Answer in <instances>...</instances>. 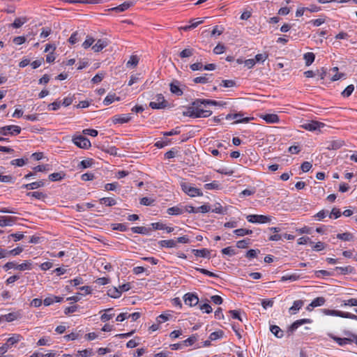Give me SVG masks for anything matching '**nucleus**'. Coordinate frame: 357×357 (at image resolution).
Masks as SVG:
<instances>
[{
    "instance_id": "obj_40",
    "label": "nucleus",
    "mask_w": 357,
    "mask_h": 357,
    "mask_svg": "<svg viewBox=\"0 0 357 357\" xmlns=\"http://www.w3.org/2000/svg\"><path fill=\"white\" fill-rule=\"evenodd\" d=\"M195 50L192 48H185L179 54L181 58H187L191 56L194 54Z\"/></svg>"
},
{
    "instance_id": "obj_43",
    "label": "nucleus",
    "mask_w": 357,
    "mask_h": 357,
    "mask_svg": "<svg viewBox=\"0 0 357 357\" xmlns=\"http://www.w3.org/2000/svg\"><path fill=\"white\" fill-rule=\"evenodd\" d=\"M234 233L238 236H243L251 234L252 231L247 229H237L234 231Z\"/></svg>"
},
{
    "instance_id": "obj_8",
    "label": "nucleus",
    "mask_w": 357,
    "mask_h": 357,
    "mask_svg": "<svg viewBox=\"0 0 357 357\" xmlns=\"http://www.w3.org/2000/svg\"><path fill=\"white\" fill-rule=\"evenodd\" d=\"M325 124L321 122L316 121H307L301 126L303 129L309 131H316L319 130L321 128L324 127Z\"/></svg>"
},
{
    "instance_id": "obj_25",
    "label": "nucleus",
    "mask_w": 357,
    "mask_h": 357,
    "mask_svg": "<svg viewBox=\"0 0 357 357\" xmlns=\"http://www.w3.org/2000/svg\"><path fill=\"white\" fill-rule=\"evenodd\" d=\"M27 21L28 19L26 17H17L15 19L13 23L12 24V26L15 29L20 28Z\"/></svg>"
},
{
    "instance_id": "obj_2",
    "label": "nucleus",
    "mask_w": 357,
    "mask_h": 357,
    "mask_svg": "<svg viewBox=\"0 0 357 357\" xmlns=\"http://www.w3.org/2000/svg\"><path fill=\"white\" fill-rule=\"evenodd\" d=\"M23 339V337L20 334H13L12 337H9L5 344L0 347V356H3L7 351L13 345L18 343Z\"/></svg>"
},
{
    "instance_id": "obj_55",
    "label": "nucleus",
    "mask_w": 357,
    "mask_h": 357,
    "mask_svg": "<svg viewBox=\"0 0 357 357\" xmlns=\"http://www.w3.org/2000/svg\"><path fill=\"white\" fill-rule=\"evenodd\" d=\"M105 152L112 155L116 156L118 155V149L116 146H109L108 148L104 149Z\"/></svg>"
},
{
    "instance_id": "obj_37",
    "label": "nucleus",
    "mask_w": 357,
    "mask_h": 357,
    "mask_svg": "<svg viewBox=\"0 0 357 357\" xmlns=\"http://www.w3.org/2000/svg\"><path fill=\"white\" fill-rule=\"evenodd\" d=\"M111 227L113 230L120 231H126L128 229L127 225L124 223H114L111 225Z\"/></svg>"
},
{
    "instance_id": "obj_60",
    "label": "nucleus",
    "mask_w": 357,
    "mask_h": 357,
    "mask_svg": "<svg viewBox=\"0 0 357 357\" xmlns=\"http://www.w3.org/2000/svg\"><path fill=\"white\" fill-rule=\"evenodd\" d=\"M342 305L357 306V298H350L342 301Z\"/></svg>"
},
{
    "instance_id": "obj_34",
    "label": "nucleus",
    "mask_w": 357,
    "mask_h": 357,
    "mask_svg": "<svg viewBox=\"0 0 357 357\" xmlns=\"http://www.w3.org/2000/svg\"><path fill=\"white\" fill-rule=\"evenodd\" d=\"M314 59H315V55L312 52H307L304 54V59L305 61V65L307 66H309L310 65H311L314 62Z\"/></svg>"
},
{
    "instance_id": "obj_63",
    "label": "nucleus",
    "mask_w": 357,
    "mask_h": 357,
    "mask_svg": "<svg viewBox=\"0 0 357 357\" xmlns=\"http://www.w3.org/2000/svg\"><path fill=\"white\" fill-rule=\"evenodd\" d=\"M222 253L223 255H227L229 256H233L236 254L235 250L233 249L231 247H227L222 250Z\"/></svg>"
},
{
    "instance_id": "obj_18",
    "label": "nucleus",
    "mask_w": 357,
    "mask_h": 357,
    "mask_svg": "<svg viewBox=\"0 0 357 357\" xmlns=\"http://www.w3.org/2000/svg\"><path fill=\"white\" fill-rule=\"evenodd\" d=\"M107 45L108 43L106 39H99L97 40L96 43L92 46V50L95 52H98L107 47Z\"/></svg>"
},
{
    "instance_id": "obj_21",
    "label": "nucleus",
    "mask_w": 357,
    "mask_h": 357,
    "mask_svg": "<svg viewBox=\"0 0 357 357\" xmlns=\"http://www.w3.org/2000/svg\"><path fill=\"white\" fill-rule=\"evenodd\" d=\"M192 252L194 254L195 256L197 257H205V258H209L210 257V250H208L206 248H203L201 250H197L193 249L192 250Z\"/></svg>"
},
{
    "instance_id": "obj_46",
    "label": "nucleus",
    "mask_w": 357,
    "mask_h": 357,
    "mask_svg": "<svg viewBox=\"0 0 357 357\" xmlns=\"http://www.w3.org/2000/svg\"><path fill=\"white\" fill-rule=\"evenodd\" d=\"M250 243V239L245 238V239L237 241L236 246L238 248H246L248 247Z\"/></svg>"
},
{
    "instance_id": "obj_20",
    "label": "nucleus",
    "mask_w": 357,
    "mask_h": 357,
    "mask_svg": "<svg viewBox=\"0 0 357 357\" xmlns=\"http://www.w3.org/2000/svg\"><path fill=\"white\" fill-rule=\"evenodd\" d=\"M334 271H335L337 274L347 275L354 273V268L351 266H347L344 267H335L334 268Z\"/></svg>"
},
{
    "instance_id": "obj_48",
    "label": "nucleus",
    "mask_w": 357,
    "mask_h": 357,
    "mask_svg": "<svg viewBox=\"0 0 357 357\" xmlns=\"http://www.w3.org/2000/svg\"><path fill=\"white\" fill-rule=\"evenodd\" d=\"M93 354V351L91 349H86L82 351H79L77 354V357H88L91 356Z\"/></svg>"
},
{
    "instance_id": "obj_38",
    "label": "nucleus",
    "mask_w": 357,
    "mask_h": 357,
    "mask_svg": "<svg viewBox=\"0 0 357 357\" xmlns=\"http://www.w3.org/2000/svg\"><path fill=\"white\" fill-rule=\"evenodd\" d=\"M211 75H212L211 74H210V75L205 74L204 76H200V77H195L193 79V82L195 83H201V84L208 83L209 82L208 76H211Z\"/></svg>"
},
{
    "instance_id": "obj_9",
    "label": "nucleus",
    "mask_w": 357,
    "mask_h": 357,
    "mask_svg": "<svg viewBox=\"0 0 357 357\" xmlns=\"http://www.w3.org/2000/svg\"><path fill=\"white\" fill-rule=\"evenodd\" d=\"M73 143L81 149H88L91 146V142L88 138L83 135L74 137L73 139Z\"/></svg>"
},
{
    "instance_id": "obj_19",
    "label": "nucleus",
    "mask_w": 357,
    "mask_h": 357,
    "mask_svg": "<svg viewBox=\"0 0 357 357\" xmlns=\"http://www.w3.org/2000/svg\"><path fill=\"white\" fill-rule=\"evenodd\" d=\"M261 117L268 123H276L280 121L279 116L275 114H267Z\"/></svg>"
},
{
    "instance_id": "obj_26",
    "label": "nucleus",
    "mask_w": 357,
    "mask_h": 357,
    "mask_svg": "<svg viewBox=\"0 0 357 357\" xmlns=\"http://www.w3.org/2000/svg\"><path fill=\"white\" fill-rule=\"evenodd\" d=\"M303 305V301L301 300L295 301L293 305L289 308L291 314H296Z\"/></svg>"
},
{
    "instance_id": "obj_53",
    "label": "nucleus",
    "mask_w": 357,
    "mask_h": 357,
    "mask_svg": "<svg viewBox=\"0 0 357 357\" xmlns=\"http://www.w3.org/2000/svg\"><path fill=\"white\" fill-rule=\"evenodd\" d=\"M229 313L231 314V317L235 319H238L241 321H243V319L241 316V313L239 310H231L229 311Z\"/></svg>"
},
{
    "instance_id": "obj_33",
    "label": "nucleus",
    "mask_w": 357,
    "mask_h": 357,
    "mask_svg": "<svg viewBox=\"0 0 357 357\" xmlns=\"http://www.w3.org/2000/svg\"><path fill=\"white\" fill-rule=\"evenodd\" d=\"M100 203L107 206H112L116 204V201L112 197H103L100 199Z\"/></svg>"
},
{
    "instance_id": "obj_11",
    "label": "nucleus",
    "mask_w": 357,
    "mask_h": 357,
    "mask_svg": "<svg viewBox=\"0 0 357 357\" xmlns=\"http://www.w3.org/2000/svg\"><path fill=\"white\" fill-rule=\"evenodd\" d=\"M344 145V142L341 139H333L325 142V148L327 150H337Z\"/></svg>"
},
{
    "instance_id": "obj_31",
    "label": "nucleus",
    "mask_w": 357,
    "mask_h": 357,
    "mask_svg": "<svg viewBox=\"0 0 357 357\" xmlns=\"http://www.w3.org/2000/svg\"><path fill=\"white\" fill-rule=\"evenodd\" d=\"M133 233L141 234H149L151 229L145 227H133L131 228Z\"/></svg>"
},
{
    "instance_id": "obj_50",
    "label": "nucleus",
    "mask_w": 357,
    "mask_h": 357,
    "mask_svg": "<svg viewBox=\"0 0 357 357\" xmlns=\"http://www.w3.org/2000/svg\"><path fill=\"white\" fill-rule=\"evenodd\" d=\"M197 271H199L202 274H204V275H206L209 277H212V278H218V275L213 273V272H211L205 268H195Z\"/></svg>"
},
{
    "instance_id": "obj_62",
    "label": "nucleus",
    "mask_w": 357,
    "mask_h": 357,
    "mask_svg": "<svg viewBox=\"0 0 357 357\" xmlns=\"http://www.w3.org/2000/svg\"><path fill=\"white\" fill-rule=\"evenodd\" d=\"M327 215H329L328 211L326 210H321L319 212H318L314 217L317 218L318 220H322L325 218Z\"/></svg>"
},
{
    "instance_id": "obj_44",
    "label": "nucleus",
    "mask_w": 357,
    "mask_h": 357,
    "mask_svg": "<svg viewBox=\"0 0 357 357\" xmlns=\"http://www.w3.org/2000/svg\"><path fill=\"white\" fill-rule=\"evenodd\" d=\"M204 188L206 190H218L220 188V185L218 181H213L211 183H206L204 185Z\"/></svg>"
},
{
    "instance_id": "obj_3",
    "label": "nucleus",
    "mask_w": 357,
    "mask_h": 357,
    "mask_svg": "<svg viewBox=\"0 0 357 357\" xmlns=\"http://www.w3.org/2000/svg\"><path fill=\"white\" fill-rule=\"evenodd\" d=\"M31 262L30 261H25L24 263L21 264H18L15 261H9L7 262L4 266L3 268L5 270L9 269H15L19 271H25V270H31Z\"/></svg>"
},
{
    "instance_id": "obj_61",
    "label": "nucleus",
    "mask_w": 357,
    "mask_h": 357,
    "mask_svg": "<svg viewBox=\"0 0 357 357\" xmlns=\"http://www.w3.org/2000/svg\"><path fill=\"white\" fill-rule=\"evenodd\" d=\"M94 43V39L92 37L87 36L86 39L82 44V47L84 49H87L91 47Z\"/></svg>"
},
{
    "instance_id": "obj_14",
    "label": "nucleus",
    "mask_w": 357,
    "mask_h": 357,
    "mask_svg": "<svg viewBox=\"0 0 357 357\" xmlns=\"http://www.w3.org/2000/svg\"><path fill=\"white\" fill-rule=\"evenodd\" d=\"M311 323V320L309 319H301L294 321L289 327V331L293 333L298 327L305 324Z\"/></svg>"
},
{
    "instance_id": "obj_35",
    "label": "nucleus",
    "mask_w": 357,
    "mask_h": 357,
    "mask_svg": "<svg viewBox=\"0 0 357 357\" xmlns=\"http://www.w3.org/2000/svg\"><path fill=\"white\" fill-rule=\"evenodd\" d=\"M325 302L326 299L324 297H317L312 301V303L310 304V306L312 307L321 306L325 303Z\"/></svg>"
},
{
    "instance_id": "obj_1",
    "label": "nucleus",
    "mask_w": 357,
    "mask_h": 357,
    "mask_svg": "<svg viewBox=\"0 0 357 357\" xmlns=\"http://www.w3.org/2000/svg\"><path fill=\"white\" fill-rule=\"evenodd\" d=\"M206 107L204 99H197L183 112V115L191 118L208 117L212 114V111L206 109Z\"/></svg>"
},
{
    "instance_id": "obj_39",
    "label": "nucleus",
    "mask_w": 357,
    "mask_h": 357,
    "mask_svg": "<svg viewBox=\"0 0 357 357\" xmlns=\"http://www.w3.org/2000/svg\"><path fill=\"white\" fill-rule=\"evenodd\" d=\"M354 89V86L353 84H350L345 88L341 94L344 98H348L352 94Z\"/></svg>"
},
{
    "instance_id": "obj_32",
    "label": "nucleus",
    "mask_w": 357,
    "mask_h": 357,
    "mask_svg": "<svg viewBox=\"0 0 357 357\" xmlns=\"http://www.w3.org/2000/svg\"><path fill=\"white\" fill-rule=\"evenodd\" d=\"M112 311H113L112 308H109V309L106 310L105 313L102 314L100 317L101 321L105 322V321H109L111 319H112L113 317L114 316V314L112 313Z\"/></svg>"
},
{
    "instance_id": "obj_41",
    "label": "nucleus",
    "mask_w": 357,
    "mask_h": 357,
    "mask_svg": "<svg viewBox=\"0 0 357 357\" xmlns=\"http://www.w3.org/2000/svg\"><path fill=\"white\" fill-rule=\"evenodd\" d=\"M108 295L112 298H117L121 296V291H119V289L114 287L108 291Z\"/></svg>"
},
{
    "instance_id": "obj_56",
    "label": "nucleus",
    "mask_w": 357,
    "mask_h": 357,
    "mask_svg": "<svg viewBox=\"0 0 357 357\" xmlns=\"http://www.w3.org/2000/svg\"><path fill=\"white\" fill-rule=\"evenodd\" d=\"M299 278V276L296 274H292V275H286L282 277L281 280L282 281H287V280H291V281H296Z\"/></svg>"
},
{
    "instance_id": "obj_24",
    "label": "nucleus",
    "mask_w": 357,
    "mask_h": 357,
    "mask_svg": "<svg viewBox=\"0 0 357 357\" xmlns=\"http://www.w3.org/2000/svg\"><path fill=\"white\" fill-rule=\"evenodd\" d=\"M115 100H120V97L116 96L115 93H109L104 99L103 104L107 106L112 104Z\"/></svg>"
},
{
    "instance_id": "obj_13",
    "label": "nucleus",
    "mask_w": 357,
    "mask_h": 357,
    "mask_svg": "<svg viewBox=\"0 0 357 357\" xmlns=\"http://www.w3.org/2000/svg\"><path fill=\"white\" fill-rule=\"evenodd\" d=\"M131 116L130 114H123V115H116L112 117V122L114 124L116 123H128L130 121Z\"/></svg>"
},
{
    "instance_id": "obj_49",
    "label": "nucleus",
    "mask_w": 357,
    "mask_h": 357,
    "mask_svg": "<svg viewBox=\"0 0 357 357\" xmlns=\"http://www.w3.org/2000/svg\"><path fill=\"white\" fill-rule=\"evenodd\" d=\"M26 195L34 197L37 199H41L45 197V195L41 192H28Z\"/></svg>"
},
{
    "instance_id": "obj_30",
    "label": "nucleus",
    "mask_w": 357,
    "mask_h": 357,
    "mask_svg": "<svg viewBox=\"0 0 357 357\" xmlns=\"http://www.w3.org/2000/svg\"><path fill=\"white\" fill-rule=\"evenodd\" d=\"M176 84H175L174 82H172L169 85L170 86V91L176 95V96H181L183 94V91L180 89L179 86H178V82H176Z\"/></svg>"
},
{
    "instance_id": "obj_23",
    "label": "nucleus",
    "mask_w": 357,
    "mask_h": 357,
    "mask_svg": "<svg viewBox=\"0 0 357 357\" xmlns=\"http://www.w3.org/2000/svg\"><path fill=\"white\" fill-rule=\"evenodd\" d=\"M20 317L19 314L17 312H10L4 315H1V321H6L8 322L13 321L16 320Z\"/></svg>"
},
{
    "instance_id": "obj_51",
    "label": "nucleus",
    "mask_w": 357,
    "mask_h": 357,
    "mask_svg": "<svg viewBox=\"0 0 357 357\" xmlns=\"http://www.w3.org/2000/svg\"><path fill=\"white\" fill-rule=\"evenodd\" d=\"M267 58L268 54L263 53L257 54L254 59L255 60V63H264Z\"/></svg>"
},
{
    "instance_id": "obj_5",
    "label": "nucleus",
    "mask_w": 357,
    "mask_h": 357,
    "mask_svg": "<svg viewBox=\"0 0 357 357\" xmlns=\"http://www.w3.org/2000/svg\"><path fill=\"white\" fill-rule=\"evenodd\" d=\"M155 101L149 102V107L153 109H165L167 106V101L165 100L164 96L162 94H158Z\"/></svg>"
},
{
    "instance_id": "obj_45",
    "label": "nucleus",
    "mask_w": 357,
    "mask_h": 357,
    "mask_svg": "<svg viewBox=\"0 0 357 357\" xmlns=\"http://www.w3.org/2000/svg\"><path fill=\"white\" fill-rule=\"evenodd\" d=\"M139 63V58L136 55H132L126 63L128 67L132 66L135 67Z\"/></svg>"
},
{
    "instance_id": "obj_6",
    "label": "nucleus",
    "mask_w": 357,
    "mask_h": 357,
    "mask_svg": "<svg viewBox=\"0 0 357 357\" xmlns=\"http://www.w3.org/2000/svg\"><path fill=\"white\" fill-rule=\"evenodd\" d=\"M247 220L251 223H267L271 221L270 216L264 215H248L246 217Z\"/></svg>"
},
{
    "instance_id": "obj_17",
    "label": "nucleus",
    "mask_w": 357,
    "mask_h": 357,
    "mask_svg": "<svg viewBox=\"0 0 357 357\" xmlns=\"http://www.w3.org/2000/svg\"><path fill=\"white\" fill-rule=\"evenodd\" d=\"M204 19L196 18L193 19L190 21V25H186L185 26L181 27V29L184 31H188L192 29L196 28L198 25L202 24L204 22Z\"/></svg>"
},
{
    "instance_id": "obj_58",
    "label": "nucleus",
    "mask_w": 357,
    "mask_h": 357,
    "mask_svg": "<svg viewBox=\"0 0 357 357\" xmlns=\"http://www.w3.org/2000/svg\"><path fill=\"white\" fill-rule=\"evenodd\" d=\"M342 213L340 212V210L337 208H333L331 211V212L329 213V217L332 218L334 217V218L337 219L341 216Z\"/></svg>"
},
{
    "instance_id": "obj_7",
    "label": "nucleus",
    "mask_w": 357,
    "mask_h": 357,
    "mask_svg": "<svg viewBox=\"0 0 357 357\" xmlns=\"http://www.w3.org/2000/svg\"><path fill=\"white\" fill-rule=\"evenodd\" d=\"M21 132V128L18 126H6L0 128V135H17Z\"/></svg>"
},
{
    "instance_id": "obj_36",
    "label": "nucleus",
    "mask_w": 357,
    "mask_h": 357,
    "mask_svg": "<svg viewBox=\"0 0 357 357\" xmlns=\"http://www.w3.org/2000/svg\"><path fill=\"white\" fill-rule=\"evenodd\" d=\"M270 330L273 334L277 337H283V331L280 329V328L276 325L271 326Z\"/></svg>"
},
{
    "instance_id": "obj_16",
    "label": "nucleus",
    "mask_w": 357,
    "mask_h": 357,
    "mask_svg": "<svg viewBox=\"0 0 357 357\" xmlns=\"http://www.w3.org/2000/svg\"><path fill=\"white\" fill-rule=\"evenodd\" d=\"M133 5V3L132 1H125L122 4L112 8L109 9V10L115 11L116 13H121L126 10H128L130 7H131Z\"/></svg>"
},
{
    "instance_id": "obj_12",
    "label": "nucleus",
    "mask_w": 357,
    "mask_h": 357,
    "mask_svg": "<svg viewBox=\"0 0 357 357\" xmlns=\"http://www.w3.org/2000/svg\"><path fill=\"white\" fill-rule=\"evenodd\" d=\"M328 336L331 339H333L335 342H337L338 344V345H340L341 347H343V346H345L346 344L352 343V340H351V336H349V337L342 338V337H337L332 333H329Z\"/></svg>"
},
{
    "instance_id": "obj_64",
    "label": "nucleus",
    "mask_w": 357,
    "mask_h": 357,
    "mask_svg": "<svg viewBox=\"0 0 357 357\" xmlns=\"http://www.w3.org/2000/svg\"><path fill=\"white\" fill-rule=\"evenodd\" d=\"M119 184L116 182L107 183L105 185V190L107 191H114L116 189Z\"/></svg>"
},
{
    "instance_id": "obj_59",
    "label": "nucleus",
    "mask_w": 357,
    "mask_h": 357,
    "mask_svg": "<svg viewBox=\"0 0 357 357\" xmlns=\"http://www.w3.org/2000/svg\"><path fill=\"white\" fill-rule=\"evenodd\" d=\"M153 202L154 199L146 197H142L140 199V204L144 206H151L153 204Z\"/></svg>"
},
{
    "instance_id": "obj_57",
    "label": "nucleus",
    "mask_w": 357,
    "mask_h": 357,
    "mask_svg": "<svg viewBox=\"0 0 357 357\" xmlns=\"http://www.w3.org/2000/svg\"><path fill=\"white\" fill-rule=\"evenodd\" d=\"M105 77V73H98L96 74L91 79V82L93 83V84H98L99 82H100L102 79L104 78Z\"/></svg>"
},
{
    "instance_id": "obj_52",
    "label": "nucleus",
    "mask_w": 357,
    "mask_h": 357,
    "mask_svg": "<svg viewBox=\"0 0 357 357\" xmlns=\"http://www.w3.org/2000/svg\"><path fill=\"white\" fill-rule=\"evenodd\" d=\"M26 160L27 159L25 160L23 158L15 159L11 160L10 164L14 166L22 167L26 164Z\"/></svg>"
},
{
    "instance_id": "obj_29",
    "label": "nucleus",
    "mask_w": 357,
    "mask_h": 357,
    "mask_svg": "<svg viewBox=\"0 0 357 357\" xmlns=\"http://www.w3.org/2000/svg\"><path fill=\"white\" fill-rule=\"evenodd\" d=\"M66 176V174L63 172L52 173L49 175V179L51 181H59L62 180Z\"/></svg>"
},
{
    "instance_id": "obj_22",
    "label": "nucleus",
    "mask_w": 357,
    "mask_h": 357,
    "mask_svg": "<svg viewBox=\"0 0 357 357\" xmlns=\"http://www.w3.org/2000/svg\"><path fill=\"white\" fill-rule=\"evenodd\" d=\"M162 248H175L176 247V241L175 239L162 240L158 242Z\"/></svg>"
},
{
    "instance_id": "obj_42",
    "label": "nucleus",
    "mask_w": 357,
    "mask_h": 357,
    "mask_svg": "<svg viewBox=\"0 0 357 357\" xmlns=\"http://www.w3.org/2000/svg\"><path fill=\"white\" fill-rule=\"evenodd\" d=\"M93 164V160L92 159H86L82 160L79 164L78 165V167L81 169H86L90 167H91Z\"/></svg>"
},
{
    "instance_id": "obj_27",
    "label": "nucleus",
    "mask_w": 357,
    "mask_h": 357,
    "mask_svg": "<svg viewBox=\"0 0 357 357\" xmlns=\"http://www.w3.org/2000/svg\"><path fill=\"white\" fill-rule=\"evenodd\" d=\"M184 213L183 207L173 206L167 209V213L172 215H178Z\"/></svg>"
},
{
    "instance_id": "obj_4",
    "label": "nucleus",
    "mask_w": 357,
    "mask_h": 357,
    "mask_svg": "<svg viewBox=\"0 0 357 357\" xmlns=\"http://www.w3.org/2000/svg\"><path fill=\"white\" fill-rule=\"evenodd\" d=\"M182 190L186 193L190 197H194L197 196H202L203 193L200 189L192 187L190 184L188 183H181Z\"/></svg>"
},
{
    "instance_id": "obj_47",
    "label": "nucleus",
    "mask_w": 357,
    "mask_h": 357,
    "mask_svg": "<svg viewBox=\"0 0 357 357\" xmlns=\"http://www.w3.org/2000/svg\"><path fill=\"white\" fill-rule=\"evenodd\" d=\"M224 333L222 331L213 332L209 335L210 340H215L222 337Z\"/></svg>"
},
{
    "instance_id": "obj_15",
    "label": "nucleus",
    "mask_w": 357,
    "mask_h": 357,
    "mask_svg": "<svg viewBox=\"0 0 357 357\" xmlns=\"http://www.w3.org/2000/svg\"><path fill=\"white\" fill-rule=\"evenodd\" d=\"M17 218L13 216H1L0 227L11 226L16 221Z\"/></svg>"
},
{
    "instance_id": "obj_10",
    "label": "nucleus",
    "mask_w": 357,
    "mask_h": 357,
    "mask_svg": "<svg viewBox=\"0 0 357 357\" xmlns=\"http://www.w3.org/2000/svg\"><path fill=\"white\" fill-rule=\"evenodd\" d=\"M183 300L185 305L190 307L195 306L199 303V298L195 293H187L183 296Z\"/></svg>"
},
{
    "instance_id": "obj_54",
    "label": "nucleus",
    "mask_w": 357,
    "mask_h": 357,
    "mask_svg": "<svg viewBox=\"0 0 357 357\" xmlns=\"http://www.w3.org/2000/svg\"><path fill=\"white\" fill-rule=\"evenodd\" d=\"M29 184H30V186H29L30 190H35L38 188L44 186L45 182L43 180H40L38 181L31 183Z\"/></svg>"
},
{
    "instance_id": "obj_28",
    "label": "nucleus",
    "mask_w": 357,
    "mask_h": 357,
    "mask_svg": "<svg viewBox=\"0 0 357 357\" xmlns=\"http://www.w3.org/2000/svg\"><path fill=\"white\" fill-rule=\"evenodd\" d=\"M337 238L344 241H351L354 239V235L350 232L337 234Z\"/></svg>"
}]
</instances>
